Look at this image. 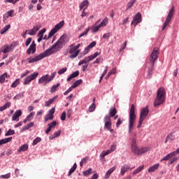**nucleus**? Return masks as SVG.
<instances>
[{"instance_id": "nucleus-1", "label": "nucleus", "mask_w": 179, "mask_h": 179, "mask_svg": "<svg viewBox=\"0 0 179 179\" xmlns=\"http://www.w3.org/2000/svg\"><path fill=\"white\" fill-rule=\"evenodd\" d=\"M66 35L64 34L55 42L50 48L48 50H45L43 52L40 53L38 55L34 57V58H28L27 60L29 61V64H33V62H37L38 61H41V59H44L46 57H50V55H52L57 51H61L66 42Z\"/></svg>"}, {"instance_id": "nucleus-2", "label": "nucleus", "mask_w": 179, "mask_h": 179, "mask_svg": "<svg viewBox=\"0 0 179 179\" xmlns=\"http://www.w3.org/2000/svg\"><path fill=\"white\" fill-rule=\"evenodd\" d=\"M131 150L132 153H134V155H136V156H142V155H144V153H148V152L150 150V148L143 147L141 148H139V147L136 145V141L135 140V138H131Z\"/></svg>"}, {"instance_id": "nucleus-3", "label": "nucleus", "mask_w": 179, "mask_h": 179, "mask_svg": "<svg viewBox=\"0 0 179 179\" xmlns=\"http://www.w3.org/2000/svg\"><path fill=\"white\" fill-rule=\"evenodd\" d=\"M157 58H159V50L154 49L150 56L149 64L151 67H149L148 69V76H147L148 79H150L152 76V71H153V66H155V62L156 61V59H157Z\"/></svg>"}, {"instance_id": "nucleus-4", "label": "nucleus", "mask_w": 179, "mask_h": 179, "mask_svg": "<svg viewBox=\"0 0 179 179\" xmlns=\"http://www.w3.org/2000/svg\"><path fill=\"white\" fill-rule=\"evenodd\" d=\"M166 101V91H164V87H160L157 92V96L154 102V107H157V106H161Z\"/></svg>"}, {"instance_id": "nucleus-5", "label": "nucleus", "mask_w": 179, "mask_h": 179, "mask_svg": "<svg viewBox=\"0 0 179 179\" xmlns=\"http://www.w3.org/2000/svg\"><path fill=\"white\" fill-rule=\"evenodd\" d=\"M136 120V115L135 114V105L131 104L129 111V134H131L132 128H134V123Z\"/></svg>"}, {"instance_id": "nucleus-6", "label": "nucleus", "mask_w": 179, "mask_h": 179, "mask_svg": "<svg viewBox=\"0 0 179 179\" xmlns=\"http://www.w3.org/2000/svg\"><path fill=\"white\" fill-rule=\"evenodd\" d=\"M64 23H65V21L62 20L60 22L57 24L55 26V27L52 29L51 31L49 32L48 37H47V35H45L44 36H43L42 40H48V38H51V37H52V36H54V34H55V33H57V31H58V30H59L61 27H63Z\"/></svg>"}, {"instance_id": "nucleus-7", "label": "nucleus", "mask_w": 179, "mask_h": 179, "mask_svg": "<svg viewBox=\"0 0 179 179\" xmlns=\"http://www.w3.org/2000/svg\"><path fill=\"white\" fill-rule=\"evenodd\" d=\"M16 47L15 42L11 43V44H6L4 46L0 48V52H3V54H8V52H10L13 48Z\"/></svg>"}, {"instance_id": "nucleus-8", "label": "nucleus", "mask_w": 179, "mask_h": 179, "mask_svg": "<svg viewBox=\"0 0 179 179\" xmlns=\"http://www.w3.org/2000/svg\"><path fill=\"white\" fill-rule=\"evenodd\" d=\"M173 14H174V6H172L163 24L162 30H164V29L167 27V25L169 24V23H170V21L171 20V18L173 17Z\"/></svg>"}, {"instance_id": "nucleus-9", "label": "nucleus", "mask_w": 179, "mask_h": 179, "mask_svg": "<svg viewBox=\"0 0 179 179\" xmlns=\"http://www.w3.org/2000/svg\"><path fill=\"white\" fill-rule=\"evenodd\" d=\"M38 76V73L34 72L32 74L27 76L24 81V85H29L31 80H34L35 79H37V77Z\"/></svg>"}, {"instance_id": "nucleus-10", "label": "nucleus", "mask_w": 179, "mask_h": 179, "mask_svg": "<svg viewBox=\"0 0 179 179\" xmlns=\"http://www.w3.org/2000/svg\"><path fill=\"white\" fill-rule=\"evenodd\" d=\"M142 22V15L141 13H137L134 17L133 20L131 23V24H134V26H136L137 24H139Z\"/></svg>"}, {"instance_id": "nucleus-11", "label": "nucleus", "mask_w": 179, "mask_h": 179, "mask_svg": "<svg viewBox=\"0 0 179 179\" xmlns=\"http://www.w3.org/2000/svg\"><path fill=\"white\" fill-rule=\"evenodd\" d=\"M148 114H149V106H147L145 108H141L139 119L145 121V118L148 117Z\"/></svg>"}, {"instance_id": "nucleus-12", "label": "nucleus", "mask_w": 179, "mask_h": 179, "mask_svg": "<svg viewBox=\"0 0 179 179\" xmlns=\"http://www.w3.org/2000/svg\"><path fill=\"white\" fill-rule=\"evenodd\" d=\"M40 29H41V24H38L34 26L33 29H28V31H29L28 34L29 36H36V34L37 33V31H38L40 30Z\"/></svg>"}, {"instance_id": "nucleus-13", "label": "nucleus", "mask_w": 179, "mask_h": 179, "mask_svg": "<svg viewBox=\"0 0 179 179\" xmlns=\"http://www.w3.org/2000/svg\"><path fill=\"white\" fill-rule=\"evenodd\" d=\"M103 122L105 123V128H107L108 129H111V118L110 117V115H106L103 119Z\"/></svg>"}, {"instance_id": "nucleus-14", "label": "nucleus", "mask_w": 179, "mask_h": 179, "mask_svg": "<svg viewBox=\"0 0 179 179\" xmlns=\"http://www.w3.org/2000/svg\"><path fill=\"white\" fill-rule=\"evenodd\" d=\"M79 52H80V50H77L74 47L71 48L69 50V54H71V55H70V58H76V57H78V55H79Z\"/></svg>"}, {"instance_id": "nucleus-15", "label": "nucleus", "mask_w": 179, "mask_h": 179, "mask_svg": "<svg viewBox=\"0 0 179 179\" xmlns=\"http://www.w3.org/2000/svg\"><path fill=\"white\" fill-rule=\"evenodd\" d=\"M36 52V43L34 41L31 43L29 48L27 50V54L30 55V54H34Z\"/></svg>"}, {"instance_id": "nucleus-16", "label": "nucleus", "mask_w": 179, "mask_h": 179, "mask_svg": "<svg viewBox=\"0 0 179 179\" xmlns=\"http://www.w3.org/2000/svg\"><path fill=\"white\" fill-rule=\"evenodd\" d=\"M49 80V75L46 74L40 78L38 82L39 84L44 83V82H45L46 83H50Z\"/></svg>"}, {"instance_id": "nucleus-17", "label": "nucleus", "mask_w": 179, "mask_h": 179, "mask_svg": "<svg viewBox=\"0 0 179 179\" xmlns=\"http://www.w3.org/2000/svg\"><path fill=\"white\" fill-rule=\"evenodd\" d=\"M117 170V166H114L112 168H110L108 171H106L104 178H110V176L114 173Z\"/></svg>"}, {"instance_id": "nucleus-18", "label": "nucleus", "mask_w": 179, "mask_h": 179, "mask_svg": "<svg viewBox=\"0 0 179 179\" xmlns=\"http://www.w3.org/2000/svg\"><path fill=\"white\" fill-rule=\"evenodd\" d=\"M22 115V110H17L15 112L14 115H13L12 120L13 121H19V117Z\"/></svg>"}, {"instance_id": "nucleus-19", "label": "nucleus", "mask_w": 179, "mask_h": 179, "mask_svg": "<svg viewBox=\"0 0 179 179\" xmlns=\"http://www.w3.org/2000/svg\"><path fill=\"white\" fill-rule=\"evenodd\" d=\"M159 167H160V164H159V163L155 164V165L150 166L148 169V173H155V171H156V170H157L159 169Z\"/></svg>"}, {"instance_id": "nucleus-20", "label": "nucleus", "mask_w": 179, "mask_h": 179, "mask_svg": "<svg viewBox=\"0 0 179 179\" xmlns=\"http://www.w3.org/2000/svg\"><path fill=\"white\" fill-rule=\"evenodd\" d=\"M33 127H34V122H31L28 124L24 126L20 131L24 132V131H27L28 129H30V128H33Z\"/></svg>"}, {"instance_id": "nucleus-21", "label": "nucleus", "mask_w": 179, "mask_h": 179, "mask_svg": "<svg viewBox=\"0 0 179 179\" xmlns=\"http://www.w3.org/2000/svg\"><path fill=\"white\" fill-rule=\"evenodd\" d=\"M56 99H58V96L57 95L53 98L50 99L48 101H46L45 102V107H50V106H51V104L55 101Z\"/></svg>"}, {"instance_id": "nucleus-22", "label": "nucleus", "mask_w": 179, "mask_h": 179, "mask_svg": "<svg viewBox=\"0 0 179 179\" xmlns=\"http://www.w3.org/2000/svg\"><path fill=\"white\" fill-rule=\"evenodd\" d=\"M10 76L8 75V73H4L0 76V83H5L6 79H9Z\"/></svg>"}, {"instance_id": "nucleus-23", "label": "nucleus", "mask_w": 179, "mask_h": 179, "mask_svg": "<svg viewBox=\"0 0 179 179\" xmlns=\"http://www.w3.org/2000/svg\"><path fill=\"white\" fill-rule=\"evenodd\" d=\"M128 170H129V166L127 164L123 165L120 169V176H124Z\"/></svg>"}, {"instance_id": "nucleus-24", "label": "nucleus", "mask_w": 179, "mask_h": 179, "mask_svg": "<svg viewBox=\"0 0 179 179\" xmlns=\"http://www.w3.org/2000/svg\"><path fill=\"white\" fill-rule=\"evenodd\" d=\"M12 139H13V138L8 137L0 140V146L2 145H5V143H9V142H12Z\"/></svg>"}, {"instance_id": "nucleus-25", "label": "nucleus", "mask_w": 179, "mask_h": 179, "mask_svg": "<svg viewBox=\"0 0 179 179\" xmlns=\"http://www.w3.org/2000/svg\"><path fill=\"white\" fill-rule=\"evenodd\" d=\"M79 76V71H74L72 74H71L66 79L67 82H69V80L73 79V78H76Z\"/></svg>"}, {"instance_id": "nucleus-26", "label": "nucleus", "mask_w": 179, "mask_h": 179, "mask_svg": "<svg viewBox=\"0 0 179 179\" xmlns=\"http://www.w3.org/2000/svg\"><path fill=\"white\" fill-rule=\"evenodd\" d=\"M99 55H100V53L99 52H96L94 54L87 57L86 59H87L88 62H90V61H93V59H94V58H96V57H99Z\"/></svg>"}, {"instance_id": "nucleus-27", "label": "nucleus", "mask_w": 179, "mask_h": 179, "mask_svg": "<svg viewBox=\"0 0 179 179\" xmlns=\"http://www.w3.org/2000/svg\"><path fill=\"white\" fill-rule=\"evenodd\" d=\"M27 149H29V145L23 144L17 149V152L20 153V152H26V150H27Z\"/></svg>"}, {"instance_id": "nucleus-28", "label": "nucleus", "mask_w": 179, "mask_h": 179, "mask_svg": "<svg viewBox=\"0 0 179 179\" xmlns=\"http://www.w3.org/2000/svg\"><path fill=\"white\" fill-rule=\"evenodd\" d=\"M60 135H61V130H59V131L55 132L54 134L50 135L49 136V139L52 141V139H55V138H58V136H59Z\"/></svg>"}, {"instance_id": "nucleus-29", "label": "nucleus", "mask_w": 179, "mask_h": 179, "mask_svg": "<svg viewBox=\"0 0 179 179\" xmlns=\"http://www.w3.org/2000/svg\"><path fill=\"white\" fill-rule=\"evenodd\" d=\"M110 155V151L108 150H103L99 155L100 159L101 160H104V157H106V156Z\"/></svg>"}, {"instance_id": "nucleus-30", "label": "nucleus", "mask_w": 179, "mask_h": 179, "mask_svg": "<svg viewBox=\"0 0 179 179\" xmlns=\"http://www.w3.org/2000/svg\"><path fill=\"white\" fill-rule=\"evenodd\" d=\"M143 169H145V166L141 165V166H138L135 171H134L132 174H134V176L138 174V173H141V171H142V170H143Z\"/></svg>"}, {"instance_id": "nucleus-31", "label": "nucleus", "mask_w": 179, "mask_h": 179, "mask_svg": "<svg viewBox=\"0 0 179 179\" xmlns=\"http://www.w3.org/2000/svg\"><path fill=\"white\" fill-rule=\"evenodd\" d=\"M171 157H174V156L173 155V154L171 152H170L169 154H168L165 157H164L160 160V162H164V161L170 160L171 159Z\"/></svg>"}, {"instance_id": "nucleus-32", "label": "nucleus", "mask_w": 179, "mask_h": 179, "mask_svg": "<svg viewBox=\"0 0 179 179\" xmlns=\"http://www.w3.org/2000/svg\"><path fill=\"white\" fill-rule=\"evenodd\" d=\"M87 5H89V1L87 0L83 1L82 3H80L79 6L80 10H82V9H83L85 6H87Z\"/></svg>"}, {"instance_id": "nucleus-33", "label": "nucleus", "mask_w": 179, "mask_h": 179, "mask_svg": "<svg viewBox=\"0 0 179 179\" xmlns=\"http://www.w3.org/2000/svg\"><path fill=\"white\" fill-rule=\"evenodd\" d=\"M115 114H117V110H115V108H110V109L109 110L110 117H115Z\"/></svg>"}, {"instance_id": "nucleus-34", "label": "nucleus", "mask_w": 179, "mask_h": 179, "mask_svg": "<svg viewBox=\"0 0 179 179\" xmlns=\"http://www.w3.org/2000/svg\"><path fill=\"white\" fill-rule=\"evenodd\" d=\"M10 107V102H6L3 106L0 107V111H4Z\"/></svg>"}, {"instance_id": "nucleus-35", "label": "nucleus", "mask_w": 179, "mask_h": 179, "mask_svg": "<svg viewBox=\"0 0 179 179\" xmlns=\"http://www.w3.org/2000/svg\"><path fill=\"white\" fill-rule=\"evenodd\" d=\"M60 83H58L57 85H53L51 88H50V93H55V91L57 90V89H58V87H59L60 86Z\"/></svg>"}, {"instance_id": "nucleus-36", "label": "nucleus", "mask_w": 179, "mask_h": 179, "mask_svg": "<svg viewBox=\"0 0 179 179\" xmlns=\"http://www.w3.org/2000/svg\"><path fill=\"white\" fill-rule=\"evenodd\" d=\"M24 96V92H20L13 97V100H20Z\"/></svg>"}, {"instance_id": "nucleus-37", "label": "nucleus", "mask_w": 179, "mask_h": 179, "mask_svg": "<svg viewBox=\"0 0 179 179\" xmlns=\"http://www.w3.org/2000/svg\"><path fill=\"white\" fill-rule=\"evenodd\" d=\"M10 29V24L6 25L1 30V34H5Z\"/></svg>"}, {"instance_id": "nucleus-38", "label": "nucleus", "mask_w": 179, "mask_h": 179, "mask_svg": "<svg viewBox=\"0 0 179 179\" xmlns=\"http://www.w3.org/2000/svg\"><path fill=\"white\" fill-rule=\"evenodd\" d=\"M78 167V165H76V163H74V164L73 165V166L70 169L69 173H68V176L69 177V176H71V174H72V173H73L75 171V170H76V168Z\"/></svg>"}, {"instance_id": "nucleus-39", "label": "nucleus", "mask_w": 179, "mask_h": 179, "mask_svg": "<svg viewBox=\"0 0 179 179\" xmlns=\"http://www.w3.org/2000/svg\"><path fill=\"white\" fill-rule=\"evenodd\" d=\"M90 31V27L85 29V30L78 36V38H81L83 36H87V33Z\"/></svg>"}, {"instance_id": "nucleus-40", "label": "nucleus", "mask_w": 179, "mask_h": 179, "mask_svg": "<svg viewBox=\"0 0 179 179\" xmlns=\"http://www.w3.org/2000/svg\"><path fill=\"white\" fill-rule=\"evenodd\" d=\"M175 137L174 135H173L171 133L168 134L166 136V138L165 140V143H167L168 141H174Z\"/></svg>"}, {"instance_id": "nucleus-41", "label": "nucleus", "mask_w": 179, "mask_h": 179, "mask_svg": "<svg viewBox=\"0 0 179 179\" xmlns=\"http://www.w3.org/2000/svg\"><path fill=\"white\" fill-rule=\"evenodd\" d=\"M82 82H83V80H82V79L78 80H76L72 85L71 87H73L74 89L76 87H78V86H79V85H81Z\"/></svg>"}, {"instance_id": "nucleus-42", "label": "nucleus", "mask_w": 179, "mask_h": 179, "mask_svg": "<svg viewBox=\"0 0 179 179\" xmlns=\"http://www.w3.org/2000/svg\"><path fill=\"white\" fill-rule=\"evenodd\" d=\"M18 85H20V78L16 79L12 84L11 87H16Z\"/></svg>"}, {"instance_id": "nucleus-43", "label": "nucleus", "mask_w": 179, "mask_h": 179, "mask_svg": "<svg viewBox=\"0 0 179 179\" xmlns=\"http://www.w3.org/2000/svg\"><path fill=\"white\" fill-rule=\"evenodd\" d=\"M36 114V112H31L30 113L27 117L26 119L28 120V121H31L33 118L34 117V115Z\"/></svg>"}, {"instance_id": "nucleus-44", "label": "nucleus", "mask_w": 179, "mask_h": 179, "mask_svg": "<svg viewBox=\"0 0 179 179\" xmlns=\"http://www.w3.org/2000/svg\"><path fill=\"white\" fill-rule=\"evenodd\" d=\"M135 2H136V0H131V1H129L127 3V10H128V9H131V8H132L134 6V5L135 4Z\"/></svg>"}, {"instance_id": "nucleus-45", "label": "nucleus", "mask_w": 179, "mask_h": 179, "mask_svg": "<svg viewBox=\"0 0 179 179\" xmlns=\"http://www.w3.org/2000/svg\"><path fill=\"white\" fill-rule=\"evenodd\" d=\"M11 135H15V130L10 129L5 134V136H10Z\"/></svg>"}, {"instance_id": "nucleus-46", "label": "nucleus", "mask_w": 179, "mask_h": 179, "mask_svg": "<svg viewBox=\"0 0 179 179\" xmlns=\"http://www.w3.org/2000/svg\"><path fill=\"white\" fill-rule=\"evenodd\" d=\"M41 141V138L40 137H36L32 143V146H36V145H37V143H40V141Z\"/></svg>"}, {"instance_id": "nucleus-47", "label": "nucleus", "mask_w": 179, "mask_h": 179, "mask_svg": "<svg viewBox=\"0 0 179 179\" xmlns=\"http://www.w3.org/2000/svg\"><path fill=\"white\" fill-rule=\"evenodd\" d=\"M90 174H92V168L88 169L87 170H86L85 171H84L83 173V175L86 177L87 176H89Z\"/></svg>"}, {"instance_id": "nucleus-48", "label": "nucleus", "mask_w": 179, "mask_h": 179, "mask_svg": "<svg viewBox=\"0 0 179 179\" xmlns=\"http://www.w3.org/2000/svg\"><path fill=\"white\" fill-rule=\"evenodd\" d=\"M66 71H68V68L64 67L62 68V69H59V71L57 72L58 75H64V73H65V72H66Z\"/></svg>"}, {"instance_id": "nucleus-49", "label": "nucleus", "mask_w": 179, "mask_h": 179, "mask_svg": "<svg viewBox=\"0 0 179 179\" xmlns=\"http://www.w3.org/2000/svg\"><path fill=\"white\" fill-rule=\"evenodd\" d=\"M52 120H54V115L48 114V115L45 117V122H47V121H50Z\"/></svg>"}, {"instance_id": "nucleus-50", "label": "nucleus", "mask_w": 179, "mask_h": 179, "mask_svg": "<svg viewBox=\"0 0 179 179\" xmlns=\"http://www.w3.org/2000/svg\"><path fill=\"white\" fill-rule=\"evenodd\" d=\"M116 149H117V145L113 144L110 146V150H108V151L110 152V153H113V152H115V150H116Z\"/></svg>"}, {"instance_id": "nucleus-51", "label": "nucleus", "mask_w": 179, "mask_h": 179, "mask_svg": "<svg viewBox=\"0 0 179 179\" xmlns=\"http://www.w3.org/2000/svg\"><path fill=\"white\" fill-rule=\"evenodd\" d=\"M20 0H4V2L6 3H13V5H15L17 2H19Z\"/></svg>"}, {"instance_id": "nucleus-52", "label": "nucleus", "mask_w": 179, "mask_h": 179, "mask_svg": "<svg viewBox=\"0 0 179 179\" xmlns=\"http://www.w3.org/2000/svg\"><path fill=\"white\" fill-rule=\"evenodd\" d=\"M177 160H178V158L177 157H172L171 159H169L168 164H173V163H174V162H177Z\"/></svg>"}, {"instance_id": "nucleus-53", "label": "nucleus", "mask_w": 179, "mask_h": 179, "mask_svg": "<svg viewBox=\"0 0 179 179\" xmlns=\"http://www.w3.org/2000/svg\"><path fill=\"white\" fill-rule=\"evenodd\" d=\"M101 27L97 25V26H95V27H92L91 28V29L92 30V33H97V31H99V29H100Z\"/></svg>"}, {"instance_id": "nucleus-54", "label": "nucleus", "mask_w": 179, "mask_h": 179, "mask_svg": "<svg viewBox=\"0 0 179 179\" xmlns=\"http://www.w3.org/2000/svg\"><path fill=\"white\" fill-rule=\"evenodd\" d=\"M96 108V105L94 103H92L90 106L89 107V112L90 113H93L94 111V109Z\"/></svg>"}, {"instance_id": "nucleus-55", "label": "nucleus", "mask_w": 179, "mask_h": 179, "mask_svg": "<svg viewBox=\"0 0 179 179\" xmlns=\"http://www.w3.org/2000/svg\"><path fill=\"white\" fill-rule=\"evenodd\" d=\"M101 27H104V26H107V20L104 19L103 20L101 21V22L98 24Z\"/></svg>"}, {"instance_id": "nucleus-56", "label": "nucleus", "mask_w": 179, "mask_h": 179, "mask_svg": "<svg viewBox=\"0 0 179 179\" xmlns=\"http://www.w3.org/2000/svg\"><path fill=\"white\" fill-rule=\"evenodd\" d=\"M47 31V29H45V28H43V29H41L38 33V37H41V36H44L43 34L45 33V31Z\"/></svg>"}, {"instance_id": "nucleus-57", "label": "nucleus", "mask_w": 179, "mask_h": 179, "mask_svg": "<svg viewBox=\"0 0 179 179\" xmlns=\"http://www.w3.org/2000/svg\"><path fill=\"white\" fill-rule=\"evenodd\" d=\"M87 62H89V61H87V59H83L80 60L78 63V66H80L81 65H83L84 64H87Z\"/></svg>"}, {"instance_id": "nucleus-58", "label": "nucleus", "mask_w": 179, "mask_h": 179, "mask_svg": "<svg viewBox=\"0 0 179 179\" xmlns=\"http://www.w3.org/2000/svg\"><path fill=\"white\" fill-rule=\"evenodd\" d=\"M60 119L62 121H65V120H66V112L64 111L62 113Z\"/></svg>"}, {"instance_id": "nucleus-59", "label": "nucleus", "mask_w": 179, "mask_h": 179, "mask_svg": "<svg viewBox=\"0 0 179 179\" xmlns=\"http://www.w3.org/2000/svg\"><path fill=\"white\" fill-rule=\"evenodd\" d=\"M15 12L14 10H10L6 13L8 15V17H13V13Z\"/></svg>"}, {"instance_id": "nucleus-60", "label": "nucleus", "mask_w": 179, "mask_h": 179, "mask_svg": "<svg viewBox=\"0 0 179 179\" xmlns=\"http://www.w3.org/2000/svg\"><path fill=\"white\" fill-rule=\"evenodd\" d=\"M1 178H3V179H8V178H10V173H8L7 174H5V175H1L0 176Z\"/></svg>"}, {"instance_id": "nucleus-61", "label": "nucleus", "mask_w": 179, "mask_h": 179, "mask_svg": "<svg viewBox=\"0 0 179 179\" xmlns=\"http://www.w3.org/2000/svg\"><path fill=\"white\" fill-rule=\"evenodd\" d=\"M57 75V72H53L51 76H49V82H51V80H52V79H54V78H55V76Z\"/></svg>"}, {"instance_id": "nucleus-62", "label": "nucleus", "mask_w": 179, "mask_h": 179, "mask_svg": "<svg viewBox=\"0 0 179 179\" xmlns=\"http://www.w3.org/2000/svg\"><path fill=\"white\" fill-rule=\"evenodd\" d=\"M55 113V108H52L51 109L49 110L48 114H49V115H54Z\"/></svg>"}, {"instance_id": "nucleus-63", "label": "nucleus", "mask_w": 179, "mask_h": 179, "mask_svg": "<svg viewBox=\"0 0 179 179\" xmlns=\"http://www.w3.org/2000/svg\"><path fill=\"white\" fill-rule=\"evenodd\" d=\"M48 127H50V128H54V127H57V122L56 121H53L51 123H49Z\"/></svg>"}, {"instance_id": "nucleus-64", "label": "nucleus", "mask_w": 179, "mask_h": 179, "mask_svg": "<svg viewBox=\"0 0 179 179\" xmlns=\"http://www.w3.org/2000/svg\"><path fill=\"white\" fill-rule=\"evenodd\" d=\"M96 41H92V43H90L88 45L89 48H93V47H96Z\"/></svg>"}]
</instances>
